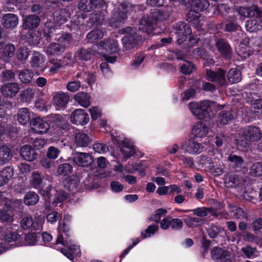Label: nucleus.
<instances>
[{"label":"nucleus","mask_w":262,"mask_h":262,"mask_svg":"<svg viewBox=\"0 0 262 262\" xmlns=\"http://www.w3.org/2000/svg\"><path fill=\"white\" fill-rule=\"evenodd\" d=\"M14 170L11 166H6L0 171V186L7 184L13 178Z\"/></svg>","instance_id":"nucleus-28"},{"label":"nucleus","mask_w":262,"mask_h":262,"mask_svg":"<svg viewBox=\"0 0 262 262\" xmlns=\"http://www.w3.org/2000/svg\"><path fill=\"white\" fill-rule=\"evenodd\" d=\"M262 12L257 16H252L246 21V28L250 32H253L259 30L262 28Z\"/></svg>","instance_id":"nucleus-20"},{"label":"nucleus","mask_w":262,"mask_h":262,"mask_svg":"<svg viewBox=\"0 0 262 262\" xmlns=\"http://www.w3.org/2000/svg\"><path fill=\"white\" fill-rule=\"evenodd\" d=\"M155 24L150 18V16H143L139 21V28L140 30L151 34L154 30V24Z\"/></svg>","instance_id":"nucleus-23"},{"label":"nucleus","mask_w":262,"mask_h":262,"mask_svg":"<svg viewBox=\"0 0 262 262\" xmlns=\"http://www.w3.org/2000/svg\"><path fill=\"white\" fill-rule=\"evenodd\" d=\"M30 125L33 131L38 134L46 133L50 128L48 122L40 118L33 119L30 121Z\"/></svg>","instance_id":"nucleus-14"},{"label":"nucleus","mask_w":262,"mask_h":262,"mask_svg":"<svg viewBox=\"0 0 262 262\" xmlns=\"http://www.w3.org/2000/svg\"><path fill=\"white\" fill-rule=\"evenodd\" d=\"M189 108L191 113L199 119L207 120L214 117V113L208 101H204L201 103L191 102L189 104Z\"/></svg>","instance_id":"nucleus-3"},{"label":"nucleus","mask_w":262,"mask_h":262,"mask_svg":"<svg viewBox=\"0 0 262 262\" xmlns=\"http://www.w3.org/2000/svg\"><path fill=\"white\" fill-rule=\"evenodd\" d=\"M75 100L82 106L87 108L90 105V97L87 93L80 92L74 96Z\"/></svg>","instance_id":"nucleus-39"},{"label":"nucleus","mask_w":262,"mask_h":262,"mask_svg":"<svg viewBox=\"0 0 262 262\" xmlns=\"http://www.w3.org/2000/svg\"><path fill=\"white\" fill-rule=\"evenodd\" d=\"M209 127L203 122L196 123L192 128V133L196 138H204L209 132Z\"/></svg>","instance_id":"nucleus-31"},{"label":"nucleus","mask_w":262,"mask_h":262,"mask_svg":"<svg viewBox=\"0 0 262 262\" xmlns=\"http://www.w3.org/2000/svg\"><path fill=\"white\" fill-rule=\"evenodd\" d=\"M43 34L48 41L57 40L59 33L56 25L51 21L46 23L43 29Z\"/></svg>","instance_id":"nucleus-15"},{"label":"nucleus","mask_w":262,"mask_h":262,"mask_svg":"<svg viewBox=\"0 0 262 262\" xmlns=\"http://www.w3.org/2000/svg\"><path fill=\"white\" fill-rule=\"evenodd\" d=\"M30 50L26 47L19 48L16 52V57L20 61H25L29 57Z\"/></svg>","instance_id":"nucleus-52"},{"label":"nucleus","mask_w":262,"mask_h":262,"mask_svg":"<svg viewBox=\"0 0 262 262\" xmlns=\"http://www.w3.org/2000/svg\"><path fill=\"white\" fill-rule=\"evenodd\" d=\"M127 15L125 12H122L115 7L112 11V15L110 18V23L113 27H117L118 25L125 20Z\"/></svg>","instance_id":"nucleus-25"},{"label":"nucleus","mask_w":262,"mask_h":262,"mask_svg":"<svg viewBox=\"0 0 262 262\" xmlns=\"http://www.w3.org/2000/svg\"><path fill=\"white\" fill-rule=\"evenodd\" d=\"M215 46L220 55L225 59L230 60L233 56V51L229 42L224 38L215 40Z\"/></svg>","instance_id":"nucleus-8"},{"label":"nucleus","mask_w":262,"mask_h":262,"mask_svg":"<svg viewBox=\"0 0 262 262\" xmlns=\"http://www.w3.org/2000/svg\"><path fill=\"white\" fill-rule=\"evenodd\" d=\"M73 162L78 166L88 167L94 162L93 156L89 153L75 152L72 154Z\"/></svg>","instance_id":"nucleus-10"},{"label":"nucleus","mask_w":262,"mask_h":262,"mask_svg":"<svg viewBox=\"0 0 262 262\" xmlns=\"http://www.w3.org/2000/svg\"><path fill=\"white\" fill-rule=\"evenodd\" d=\"M125 36L122 38L123 51L127 52L137 48L142 42V36L135 28L126 27L122 30Z\"/></svg>","instance_id":"nucleus-2"},{"label":"nucleus","mask_w":262,"mask_h":262,"mask_svg":"<svg viewBox=\"0 0 262 262\" xmlns=\"http://www.w3.org/2000/svg\"><path fill=\"white\" fill-rule=\"evenodd\" d=\"M70 100L68 93L62 92L56 93L53 97V103L57 110H63L67 107Z\"/></svg>","instance_id":"nucleus-13"},{"label":"nucleus","mask_w":262,"mask_h":262,"mask_svg":"<svg viewBox=\"0 0 262 262\" xmlns=\"http://www.w3.org/2000/svg\"><path fill=\"white\" fill-rule=\"evenodd\" d=\"M12 154L10 148L3 146L0 147V165L8 163L11 159Z\"/></svg>","instance_id":"nucleus-40"},{"label":"nucleus","mask_w":262,"mask_h":262,"mask_svg":"<svg viewBox=\"0 0 262 262\" xmlns=\"http://www.w3.org/2000/svg\"><path fill=\"white\" fill-rule=\"evenodd\" d=\"M227 77L229 83H237L242 80V73L237 68H231L229 70Z\"/></svg>","instance_id":"nucleus-36"},{"label":"nucleus","mask_w":262,"mask_h":262,"mask_svg":"<svg viewBox=\"0 0 262 262\" xmlns=\"http://www.w3.org/2000/svg\"><path fill=\"white\" fill-rule=\"evenodd\" d=\"M236 12L244 18L246 17H251L252 16H257L261 14V11L257 7L254 6L249 8L239 7L236 9Z\"/></svg>","instance_id":"nucleus-24"},{"label":"nucleus","mask_w":262,"mask_h":262,"mask_svg":"<svg viewBox=\"0 0 262 262\" xmlns=\"http://www.w3.org/2000/svg\"><path fill=\"white\" fill-rule=\"evenodd\" d=\"M61 60H59L54 58H50L49 59L48 62L50 64L49 71L51 73H56L61 68L62 64H61Z\"/></svg>","instance_id":"nucleus-57"},{"label":"nucleus","mask_w":262,"mask_h":262,"mask_svg":"<svg viewBox=\"0 0 262 262\" xmlns=\"http://www.w3.org/2000/svg\"><path fill=\"white\" fill-rule=\"evenodd\" d=\"M70 18V13L68 10L61 9L56 11L54 13V19L59 24H63Z\"/></svg>","instance_id":"nucleus-34"},{"label":"nucleus","mask_w":262,"mask_h":262,"mask_svg":"<svg viewBox=\"0 0 262 262\" xmlns=\"http://www.w3.org/2000/svg\"><path fill=\"white\" fill-rule=\"evenodd\" d=\"M208 233L211 238H215L218 236H224L226 232L224 229L220 225L211 224L208 229Z\"/></svg>","instance_id":"nucleus-38"},{"label":"nucleus","mask_w":262,"mask_h":262,"mask_svg":"<svg viewBox=\"0 0 262 262\" xmlns=\"http://www.w3.org/2000/svg\"><path fill=\"white\" fill-rule=\"evenodd\" d=\"M20 81L24 84L31 82L34 76V73L29 69H23L17 71Z\"/></svg>","instance_id":"nucleus-35"},{"label":"nucleus","mask_w":262,"mask_h":262,"mask_svg":"<svg viewBox=\"0 0 262 262\" xmlns=\"http://www.w3.org/2000/svg\"><path fill=\"white\" fill-rule=\"evenodd\" d=\"M184 222L187 227L195 228L201 225L203 220L200 217L188 216L184 220Z\"/></svg>","instance_id":"nucleus-53"},{"label":"nucleus","mask_w":262,"mask_h":262,"mask_svg":"<svg viewBox=\"0 0 262 262\" xmlns=\"http://www.w3.org/2000/svg\"><path fill=\"white\" fill-rule=\"evenodd\" d=\"M15 47L13 45L9 43L6 45L2 52L1 56L5 61L8 62L14 55Z\"/></svg>","instance_id":"nucleus-47"},{"label":"nucleus","mask_w":262,"mask_h":262,"mask_svg":"<svg viewBox=\"0 0 262 262\" xmlns=\"http://www.w3.org/2000/svg\"><path fill=\"white\" fill-rule=\"evenodd\" d=\"M1 23L4 28L12 30L18 25V17L15 14H5L2 18Z\"/></svg>","instance_id":"nucleus-18"},{"label":"nucleus","mask_w":262,"mask_h":262,"mask_svg":"<svg viewBox=\"0 0 262 262\" xmlns=\"http://www.w3.org/2000/svg\"><path fill=\"white\" fill-rule=\"evenodd\" d=\"M44 219L41 216H38L34 219L31 216H26L20 221V226L25 230L31 229L37 231L42 229Z\"/></svg>","instance_id":"nucleus-6"},{"label":"nucleus","mask_w":262,"mask_h":262,"mask_svg":"<svg viewBox=\"0 0 262 262\" xmlns=\"http://www.w3.org/2000/svg\"><path fill=\"white\" fill-rule=\"evenodd\" d=\"M210 168L214 175L220 176L224 172L225 165L222 162H217L213 163Z\"/></svg>","instance_id":"nucleus-64"},{"label":"nucleus","mask_w":262,"mask_h":262,"mask_svg":"<svg viewBox=\"0 0 262 262\" xmlns=\"http://www.w3.org/2000/svg\"><path fill=\"white\" fill-rule=\"evenodd\" d=\"M35 90L28 88L22 91L20 94L21 100L24 102H30L34 97Z\"/></svg>","instance_id":"nucleus-50"},{"label":"nucleus","mask_w":262,"mask_h":262,"mask_svg":"<svg viewBox=\"0 0 262 262\" xmlns=\"http://www.w3.org/2000/svg\"><path fill=\"white\" fill-rule=\"evenodd\" d=\"M20 155L24 159L28 161H33L37 158V154L31 146L24 145L20 149Z\"/></svg>","instance_id":"nucleus-26"},{"label":"nucleus","mask_w":262,"mask_h":262,"mask_svg":"<svg viewBox=\"0 0 262 262\" xmlns=\"http://www.w3.org/2000/svg\"><path fill=\"white\" fill-rule=\"evenodd\" d=\"M36 243L37 236L36 234L30 233L25 235L24 239L23 237L20 238L18 242L15 244V246H34Z\"/></svg>","instance_id":"nucleus-30"},{"label":"nucleus","mask_w":262,"mask_h":262,"mask_svg":"<svg viewBox=\"0 0 262 262\" xmlns=\"http://www.w3.org/2000/svg\"><path fill=\"white\" fill-rule=\"evenodd\" d=\"M15 79V73L11 70H5L1 73V80L3 82L12 81Z\"/></svg>","instance_id":"nucleus-61"},{"label":"nucleus","mask_w":262,"mask_h":262,"mask_svg":"<svg viewBox=\"0 0 262 262\" xmlns=\"http://www.w3.org/2000/svg\"><path fill=\"white\" fill-rule=\"evenodd\" d=\"M31 112L26 107L19 109L17 114V120L21 125H25L31 120Z\"/></svg>","instance_id":"nucleus-29"},{"label":"nucleus","mask_w":262,"mask_h":262,"mask_svg":"<svg viewBox=\"0 0 262 262\" xmlns=\"http://www.w3.org/2000/svg\"><path fill=\"white\" fill-rule=\"evenodd\" d=\"M26 38L27 41L30 45H37L40 40V33L37 30H29Z\"/></svg>","instance_id":"nucleus-44"},{"label":"nucleus","mask_w":262,"mask_h":262,"mask_svg":"<svg viewBox=\"0 0 262 262\" xmlns=\"http://www.w3.org/2000/svg\"><path fill=\"white\" fill-rule=\"evenodd\" d=\"M92 140L88 134L78 132L75 136V143L77 146L86 147L91 142Z\"/></svg>","instance_id":"nucleus-32"},{"label":"nucleus","mask_w":262,"mask_h":262,"mask_svg":"<svg viewBox=\"0 0 262 262\" xmlns=\"http://www.w3.org/2000/svg\"><path fill=\"white\" fill-rule=\"evenodd\" d=\"M104 14L102 11H96L91 14L89 21L92 25H101L104 20Z\"/></svg>","instance_id":"nucleus-41"},{"label":"nucleus","mask_w":262,"mask_h":262,"mask_svg":"<svg viewBox=\"0 0 262 262\" xmlns=\"http://www.w3.org/2000/svg\"><path fill=\"white\" fill-rule=\"evenodd\" d=\"M171 7L166 6L160 9H151L150 16L155 24L167 19L171 13Z\"/></svg>","instance_id":"nucleus-9"},{"label":"nucleus","mask_w":262,"mask_h":262,"mask_svg":"<svg viewBox=\"0 0 262 262\" xmlns=\"http://www.w3.org/2000/svg\"><path fill=\"white\" fill-rule=\"evenodd\" d=\"M64 45L52 42L49 45L46 50V54L50 57L53 56L57 57L61 55L65 51Z\"/></svg>","instance_id":"nucleus-21"},{"label":"nucleus","mask_w":262,"mask_h":262,"mask_svg":"<svg viewBox=\"0 0 262 262\" xmlns=\"http://www.w3.org/2000/svg\"><path fill=\"white\" fill-rule=\"evenodd\" d=\"M50 121L54 123L55 129L67 132L70 129V125L64 117L59 114H51L49 116Z\"/></svg>","instance_id":"nucleus-11"},{"label":"nucleus","mask_w":262,"mask_h":262,"mask_svg":"<svg viewBox=\"0 0 262 262\" xmlns=\"http://www.w3.org/2000/svg\"><path fill=\"white\" fill-rule=\"evenodd\" d=\"M226 72L222 69H219L216 71L210 69H206L205 78L209 81L215 82L219 86H226L228 82L226 79Z\"/></svg>","instance_id":"nucleus-5"},{"label":"nucleus","mask_w":262,"mask_h":262,"mask_svg":"<svg viewBox=\"0 0 262 262\" xmlns=\"http://www.w3.org/2000/svg\"><path fill=\"white\" fill-rule=\"evenodd\" d=\"M44 178L42 177L39 173L34 171L32 173L31 177V183L35 188L39 189V193L42 196H52L55 195L54 192L56 190L51 187V184L48 180L49 184L46 185L45 182H43Z\"/></svg>","instance_id":"nucleus-4"},{"label":"nucleus","mask_w":262,"mask_h":262,"mask_svg":"<svg viewBox=\"0 0 262 262\" xmlns=\"http://www.w3.org/2000/svg\"><path fill=\"white\" fill-rule=\"evenodd\" d=\"M159 229V226L152 224L149 225L145 230L141 232V238L142 239L150 237L153 236Z\"/></svg>","instance_id":"nucleus-51"},{"label":"nucleus","mask_w":262,"mask_h":262,"mask_svg":"<svg viewBox=\"0 0 262 262\" xmlns=\"http://www.w3.org/2000/svg\"><path fill=\"white\" fill-rule=\"evenodd\" d=\"M182 149L190 154H199L203 151L204 146L192 140H189L186 143L181 145Z\"/></svg>","instance_id":"nucleus-17"},{"label":"nucleus","mask_w":262,"mask_h":262,"mask_svg":"<svg viewBox=\"0 0 262 262\" xmlns=\"http://www.w3.org/2000/svg\"><path fill=\"white\" fill-rule=\"evenodd\" d=\"M51 198H47L45 200V207L46 209L50 210L58 205L60 206L66 198H52V200Z\"/></svg>","instance_id":"nucleus-46"},{"label":"nucleus","mask_w":262,"mask_h":262,"mask_svg":"<svg viewBox=\"0 0 262 262\" xmlns=\"http://www.w3.org/2000/svg\"><path fill=\"white\" fill-rule=\"evenodd\" d=\"M233 119V116L230 111L223 110L221 111L217 116V121L220 124L225 125Z\"/></svg>","instance_id":"nucleus-43"},{"label":"nucleus","mask_w":262,"mask_h":262,"mask_svg":"<svg viewBox=\"0 0 262 262\" xmlns=\"http://www.w3.org/2000/svg\"><path fill=\"white\" fill-rule=\"evenodd\" d=\"M191 9H194L198 12L204 11L208 8L209 3L207 0H188Z\"/></svg>","instance_id":"nucleus-37"},{"label":"nucleus","mask_w":262,"mask_h":262,"mask_svg":"<svg viewBox=\"0 0 262 262\" xmlns=\"http://www.w3.org/2000/svg\"><path fill=\"white\" fill-rule=\"evenodd\" d=\"M228 160L236 168H241L244 163V160L242 157L235 155H230L228 157Z\"/></svg>","instance_id":"nucleus-58"},{"label":"nucleus","mask_w":262,"mask_h":262,"mask_svg":"<svg viewBox=\"0 0 262 262\" xmlns=\"http://www.w3.org/2000/svg\"><path fill=\"white\" fill-rule=\"evenodd\" d=\"M73 166L69 163H64L59 164L57 169L58 174L62 176H67L72 173Z\"/></svg>","instance_id":"nucleus-49"},{"label":"nucleus","mask_w":262,"mask_h":262,"mask_svg":"<svg viewBox=\"0 0 262 262\" xmlns=\"http://www.w3.org/2000/svg\"><path fill=\"white\" fill-rule=\"evenodd\" d=\"M236 53L239 56L244 58L249 57L252 54L250 48L242 42L240 43L239 48L236 51Z\"/></svg>","instance_id":"nucleus-55"},{"label":"nucleus","mask_w":262,"mask_h":262,"mask_svg":"<svg viewBox=\"0 0 262 262\" xmlns=\"http://www.w3.org/2000/svg\"><path fill=\"white\" fill-rule=\"evenodd\" d=\"M43 57L38 53H35L31 58V66L33 68H37L43 63Z\"/></svg>","instance_id":"nucleus-63"},{"label":"nucleus","mask_w":262,"mask_h":262,"mask_svg":"<svg viewBox=\"0 0 262 262\" xmlns=\"http://www.w3.org/2000/svg\"><path fill=\"white\" fill-rule=\"evenodd\" d=\"M225 31L231 33L241 29V27L234 20L228 19L225 21Z\"/></svg>","instance_id":"nucleus-54"},{"label":"nucleus","mask_w":262,"mask_h":262,"mask_svg":"<svg viewBox=\"0 0 262 262\" xmlns=\"http://www.w3.org/2000/svg\"><path fill=\"white\" fill-rule=\"evenodd\" d=\"M71 219L72 217L70 215L66 214L63 217L62 224L59 223L58 227V235L54 248L57 250H60L61 252L67 258L70 260H73V254L68 251L67 249L61 248L58 246V245L60 244L64 247H67L69 250H70V251L74 254L76 256L80 255V250L79 246L76 245L72 239H69L66 237L64 239L62 234L63 233L66 237L69 236L68 231L69 228L67 225V223L70 222L71 220Z\"/></svg>","instance_id":"nucleus-1"},{"label":"nucleus","mask_w":262,"mask_h":262,"mask_svg":"<svg viewBox=\"0 0 262 262\" xmlns=\"http://www.w3.org/2000/svg\"><path fill=\"white\" fill-rule=\"evenodd\" d=\"M92 55L93 53L90 49L81 48L76 52L75 56L81 60L87 61L91 58Z\"/></svg>","instance_id":"nucleus-48"},{"label":"nucleus","mask_w":262,"mask_h":262,"mask_svg":"<svg viewBox=\"0 0 262 262\" xmlns=\"http://www.w3.org/2000/svg\"><path fill=\"white\" fill-rule=\"evenodd\" d=\"M103 37V32L100 29H94L86 35V40L88 43H93Z\"/></svg>","instance_id":"nucleus-45"},{"label":"nucleus","mask_w":262,"mask_h":262,"mask_svg":"<svg viewBox=\"0 0 262 262\" xmlns=\"http://www.w3.org/2000/svg\"><path fill=\"white\" fill-rule=\"evenodd\" d=\"M40 21L39 17L36 15H29L23 19V28L24 29L34 30L36 28Z\"/></svg>","instance_id":"nucleus-22"},{"label":"nucleus","mask_w":262,"mask_h":262,"mask_svg":"<svg viewBox=\"0 0 262 262\" xmlns=\"http://www.w3.org/2000/svg\"><path fill=\"white\" fill-rule=\"evenodd\" d=\"M262 137V133L259 128L250 126L242 132V138L248 144L258 142Z\"/></svg>","instance_id":"nucleus-7"},{"label":"nucleus","mask_w":262,"mask_h":262,"mask_svg":"<svg viewBox=\"0 0 262 262\" xmlns=\"http://www.w3.org/2000/svg\"><path fill=\"white\" fill-rule=\"evenodd\" d=\"M231 215L235 219H244L247 217L246 213L243 210L237 206H233L231 207Z\"/></svg>","instance_id":"nucleus-62"},{"label":"nucleus","mask_w":262,"mask_h":262,"mask_svg":"<svg viewBox=\"0 0 262 262\" xmlns=\"http://www.w3.org/2000/svg\"><path fill=\"white\" fill-rule=\"evenodd\" d=\"M19 84L16 82H7L1 87L2 94L8 98H12L15 96L19 91Z\"/></svg>","instance_id":"nucleus-16"},{"label":"nucleus","mask_w":262,"mask_h":262,"mask_svg":"<svg viewBox=\"0 0 262 262\" xmlns=\"http://www.w3.org/2000/svg\"><path fill=\"white\" fill-rule=\"evenodd\" d=\"M100 46L108 54L115 53L119 50L118 43L115 39L101 41Z\"/></svg>","instance_id":"nucleus-33"},{"label":"nucleus","mask_w":262,"mask_h":262,"mask_svg":"<svg viewBox=\"0 0 262 262\" xmlns=\"http://www.w3.org/2000/svg\"><path fill=\"white\" fill-rule=\"evenodd\" d=\"M250 174L253 177H262V162L252 164L250 168Z\"/></svg>","instance_id":"nucleus-56"},{"label":"nucleus","mask_w":262,"mask_h":262,"mask_svg":"<svg viewBox=\"0 0 262 262\" xmlns=\"http://www.w3.org/2000/svg\"><path fill=\"white\" fill-rule=\"evenodd\" d=\"M253 94L252 99L249 100L251 104V108L257 110L262 109V99L259 98V96L257 93H253Z\"/></svg>","instance_id":"nucleus-59"},{"label":"nucleus","mask_w":262,"mask_h":262,"mask_svg":"<svg viewBox=\"0 0 262 262\" xmlns=\"http://www.w3.org/2000/svg\"><path fill=\"white\" fill-rule=\"evenodd\" d=\"M71 122L75 124L82 125L87 124L89 121V116L84 110L76 109L70 116Z\"/></svg>","instance_id":"nucleus-12"},{"label":"nucleus","mask_w":262,"mask_h":262,"mask_svg":"<svg viewBox=\"0 0 262 262\" xmlns=\"http://www.w3.org/2000/svg\"><path fill=\"white\" fill-rule=\"evenodd\" d=\"M225 184L228 187H233L239 184V177L236 174L228 176L225 181Z\"/></svg>","instance_id":"nucleus-60"},{"label":"nucleus","mask_w":262,"mask_h":262,"mask_svg":"<svg viewBox=\"0 0 262 262\" xmlns=\"http://www.w3.org/2000/svg\"><path fill=\"white\" fill-rule=\"evenodd\" d=\"M200 14L194 9H191L186 15V20L198 28L199 26Z\"/></svg>","instance_id":"nucleus-42"},{"label":"nucleus","mask_w":262,"mask_h":262,"mask_svg":"<svg viewBox=\"0 0 262 262\" xmlns=\"http://www.w3.org/2000/svg\"><path fill=\"white\" fill-rule=\"evenodd\" d=\"M173 29L175 30V33L180 36H186L191 33V29L189 25L184 21H179L176 23Z\"/></svg>","instance_id":"nucleus-27"},{"label":"nucleus","mask_w":262,"mask_h":262,"mask_svg":"<svg viewBox=\"0 0 262 262\" xmlns=\"http://www.w3.org/2000/svg\"><path fill=\"white\" fill-rule=\"evenodd\" d=\"M211 256L215 262H230L229 252L217 247L212 250Z\"/></svg>","instance_id":"nucleus-19"}]
</instances>
